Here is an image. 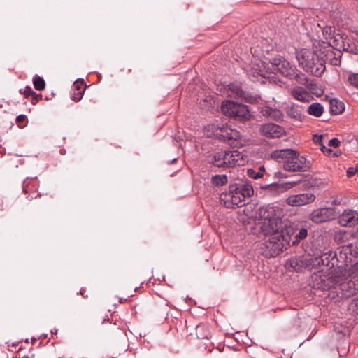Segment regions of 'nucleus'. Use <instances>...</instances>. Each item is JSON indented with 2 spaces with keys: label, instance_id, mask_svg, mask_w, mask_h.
Listing matches in <instances>:
<instances>
[{
  "label": "nucleus",
  "instance_id": "obj_2",
  "mask_svg": "<svg viewBox=\"0 0 358 358\" xmlns=\"http://www.w3.org/2000/svg\"><path fill=\"white\" fill-rule=\"evenodd\" d=\"M320 41H316L313 44L315 50L308 48H302L296 52V58L299 65L306 72L315 76H321L324 72L325 62H329L332 65L337 66L340 64V55L338 57H333L334 52L329 50H324L320 48Z\"/></svg>",
  "mask_w": 358,
  "mask_h": 358
},
{
  "label": "nucleus",
  "instance_id": "obj_49",
  "mask_svg": "<svg viewBox=\"0 0 358 358\" xmlns=\"http://www.w3.org/2000/svg\"><path fill=\"white\" fill-rule=\"evenodd\" d=\"M322 150L323 152H331V150H330V149L326 148L324 146L323 147V148L322 149Z\"/></svg>",
  "mask_w": 358,
  "mask_h": 358
},
{
  "label": "nucleus",
  "instance_id": "obj_34",
  "mask_svg": "<svg viewBox=\"0 0 358 358\" xmlns=\"http://www.w3.org/2000/svg\"><path fill=\"white\" fill-rule=\"evenodd\" d=\"M84 94V90L83 88L78 89V91H75L71 96V98L75 101H79L81 100Z\"/></svg>",
  "mask_w": 358,
  "mask_h": 358
},
{
  "label": "nucleus",
  "instance_id": "obj_20",
  "mask_svg": "<svg viewBox=\"0 0 358 358\" xmlns=\"http://www.w3.org/2000/svg\"><path fill=\"white\" fill-rule=\"evenodd\" d=\"M292 95L294 98L301 102H310L313 100L310 93L303 87L296 86L292 90Z\"/></svg>",
  "mask_w": 358,
  "mask_h": 358
},
{
  "label": "nucleus",
  "instance_id": "obj_24",
  "mask_svg": "<svg viewBox=\"0 0 358 358\" xmlns=\"http://www.w3.org/2000/svg\"><path fill=\"white\" fill-rule=\"evenodd\" d=\"M329 108L331 113L337 115L344 111L345 106L343 103L337 99H331L329 100Z\"/></svg>",
  "mask_w": 358,
  "mask_h": 358
},
{
  "label": "nucleus",
  "instance_id": "obj_29",
  "mask_svg": "<svg viewBox=\"0 0 358 358\" xmlns=\"http://www.w3.org/2000/svg\"><path fill=\"white\" fill-rule=\"evenodd\" d=\"M306 87L309 90V92L313 94L316 95L317 96H320L323 94V90L317 87V84L314 83H308L306 84Z\"/></svg>",
  "mask_w": 358,
  "mask_h": 358
},
{
  "label": "nucleus",
  "instance_id": "obj_35",
  "mask_svg": "<svg viewBox=\"0 0 358 358\" xmlns=\"http://www.w3.org/2000/svg\"><path fill=\"white\" fill-rule=\"evenodd\" d=\"M350 83L358 88V73H353L348 77Z\"/></svg>",
  "mask_w": 358,
  "mask_h": 358
},
{
  "label": "nucleus",
  "instance_id": "obj_27",
  "mask_svg": "<svg viewBox=\"0 0 358 358\" xmlns=\"http://www.w3.org/2000/svg\"><path fill=\"white\" fill-rule=\"evenodd\" d=\"M196 334L199 338H208L210 334L209 328L206 324H199L196 328Z\"/></svg>",
  "mask_w": 358,
  "mask_h": 358
},
{
  "label": "nucleus",
  "instance_id": "obj_44",
  "mask_svg": "<svg viewBox=\"0 0 358 358\" xmlns=\"http://www.w3.org/2000/svg\"><path fill=\"white\" fill-rule=\"evenodd\" d=\"M345 236H347V234L345 231H339L336 234V239L341 240Z\"/></svg>",
  "mask_w": 358,
  "mask_h": 358
},
{
  "label": "nucleus",
  "instance_id": "obj_10",
  "mask_svg": "<svg viewBox=\"0 0 358 358\" xmlns=\"http://www.w3.org/2000/svg\"><path fill=\"white\" fill-rule=\"evenodd\" d=\"M338 214L334 208H322L313 210L310 220L316 223L327 222L334 219Z\"/></svg>",
  "mask_w": 358,
  "mask_h": 358
},
{
  "label": "nucleus",
  "instance_id": "obj_9",
  "mask_svg": "<svg viewBox=\"0 0 358 358\" xmlns=\"http://www.w3.org/2000/svg\"><path fill=\"white\" fill-rule=\"evenodd\" d=\"M220 199L227 208L234 206H243L245 203V200L240 191L236 188L220 195Z\"/></svg>",
  "mask_w": 358,
  "mask_h": 358
},
{
  "label": "nucleus",
  "instance_id": "obj_21",
  "mask_svg": "<svg viewBox=\"0 0 358 358\" xmlns=\"http://www.w3.org/2000/svg\"><path fill=\"white\" fill-rule=\"evenodd\" d=\"M260 112L263 116L273 119L278 122L282 121L283 118L282 112L277 108H273L269 106H264L261 108Z\"/></svg>",
  "mask_w": 358,
  "mask_h": 358
},
{
  "label": "nucleus",
  "instance_id": "obj_18",
  "mask_svg": "<svg viewBox=\"0 0 358 358\" xmlns=\"http://www.w3.org/2000/svg\"><path fill=\"white\" fill-rule=\"evenodd\" d=\"M296 152L292 149L278 150L272 152L271 157L279 162H282L284 165L293 159Z\"/></svg>",
  "mask_w": 358,
  "mask_h": 358
},
{
  "label": "nucleus",
  "instance_id": "obj_50",
  "mask_svg": "<svg viewBox=\"0 0 358 358\" xmlns=\"http://www.w3.org/2000/svg\"><path fill=\"white\" fill-rule=\"evenodd\" d=\"M26 182H27L25 181V182H24V184H26ZM27 185H24L23 189H24V192H26V193L27 192Z\"/></svg>",
  "mask_w": 358,
  "mask_h": 358
},
{
  "label": "nucleus",
  "instance_id": "obj_7",
  "mask_svg": "<svg viewBox=\"0 0 358 358\" xmlns=\"http://www.w3.org/2000/svg\"><path fill=\"white\" fill-rule=\"evenodd\" d=\"M271 67L272 69L278 71L282 76L290 79L297 80L300 78V75L303 76L299 73L294 65H292L288 60L282 57L273 59Z\"/></svg>",
  "mask_w": 358,
  "mask_h": 358
},
{
  "label": "nucleus",
  "instance_id": "obj_30",
  "mask_svg": "<svg viewBox=\"0 0 358 358\" xmlns=\"http://www.w3.org/2000/svg\"><path fill=\"white\" fill-rule=\"evenodd\" d=\"M34 88L37 90H43L45 87V82L44 79L40 76H35L33 80Z\"/></svg>",
  "mask_w": 358,
  "mask_h": 358
},
{
  "label": "nucleus",
  "instance_id": "obj_37",
  "mask_svg": "<svg viewBox=\"0 0 358 358\" xmlns=\"http://www.w3.org/2000/svg\"><path fill=\"white\" fill-rule=\"evenodd\" d=\"M24 94L26 96H32L33 95H35V92L33 90V89L29 87V86H27L24 89V92H23Z\"/></svg>",
  "mask_w": 358,
  "mask_h": 358
},
{
  "label": "nucleus",
  "instance_id": "obj_42",
  "mask_svg": "<svg viewBox=\"0 0 358 358\" xmlns=\"http://www.w3.org/2000/svg\"><path fill=\"white\" fill-rule=\"evenodd\" d=\"M297 184V182H287V183H285L284 185H282V187H284L285 189H290L294 186H296Z\"/></svg>",
  "mask_w": 358,
  "mask_h": 358
},
{
  "label": "nucleus",
  "instance_id": "obj_38",
  "mask_svg": "<svg viewBox=\"0 0 358 358\" xmlns=\"http://www.w3.org/2000/svg\"><path fill=\"white\" fill-rule=\"evenodd\" d=\"M340 145V141L338 138H334L329 141L328 145L334 148H337Z\"/></svg>",
  "mask_w": 358,
  "mask_h": 358
},
{
  "label": "nucleus",
  "instance_id": "obj_36",
  "mask_svg": "<svg viewBox=\"0 0 358 358\" xmlns=\"http://www.w3.org/2000/svg\"><path fill=\"white\" fill-rule=\"evenodd\" d=\"M350 309L355 313L358 314V297L351 301Z\"/></svg>",
  "mask_w": 358,
  "mask_h": 358
},
{
  "label": "nucleus",
  "instance_id": "obj_45",
  "mask_svg": "<svg viewBox=\"0 0 358 358\" xmlns=\"http://www.w3.org/2000/svg\"><path fill=\"white\" fill-rule=\"evenodd\" d=\"M322 138V135H314L313 140L315 143H320Z\"/></svg>",
  "mask_w": 358,
  "mask_h": 358
},
{
  "label": "nucleus",
  "instance_id": "obj_40",
  "mask_svg": "<svg viewBox=\"0 0 358 358\" xmlns=\"http://www.w3.org/2000/svg\"><path fill=\"white\" fill-rule=\"evenodd\" d=\"M27 117L25 115H20L16 117V122L19 124H24Z\"/></svg>",
  "mask_w": 358,
  "mask_h": 358
},
{
  "label": "nucleus",
  "instance_id": "obj_43",
  "mask_svg": "<svg viewBox=\"0 0 358 358\" xmlns=\"http://www.w3.org/2000/svg\"><path fill=\"white\" fill-rule=\"evenodd\" d=\"M357 171V168L350 167L347 170V174L348 176H352Z\"/></svg>",
  "mask_w": 358,
  "mask_h": 358
},
{
  "label": "nucleus",
  "instance_id": "obj_47",
  "mask_svg": "<svg viewBox=\"0 0 358 358\" xmlns=\"http://www.w3.org/2000/svg\"><path fill=\"white\" fill-rule=\"evenodd\" d=\"M264 171H265V168H264V166H260L259 167V169H258V171H261V172H262V174H263V173H264Z\"/></svg>",
  "mask_w": 358,
  "mask_h": 358
},
{
  "label": "nucleus",
  "instance_id": "obj_54",
  "mask_svg": "<svg viewBox=\"0 0 358 358\" xmlns=\"http://www.w3.org/2000/svg\"><path fill=\"white\" fill-rule=\"evenodd\" d=\"M357 45H358V41H357Z\"/></svg>",
  "mask_w": 358,
  "mask_h": 358
},
{
  "label": "nucleus",
  "instance_id": "obj_41",
  "mask_svg": "<svg viewBox=\"0 0 358 358\" xmlns=\"http://www.w3.org/2000/svg\"><path fill=\"white\" fill-rule=\"evenodd\" d=\"M42 98L41 94H38L35 92V95L32 96L31 103L36 104Z\"/></svg>",
  "mask_w": 358,
  "mask_h": 358
},
{
  "label": "nucleus",
  "instance_id": "obj_32",
  "mask_svg": "<svg viewBox=\"0 0 358 358\" xmlns=\"http://www.w3.org/2000/svg\"><path fill=\"white\" fill-rule=\"evenodd\" d=\"M287 114L289 117H293L296 120H300L302 117L301 111L295 108L294 107L289 108V110H287Z\"/></svg>",
  "mask_w": 358,
  "mask_h": 358
},
{
  "label": "nucleus",
  "instance_id": "obj_28",
  "mask_svg": "<svg viewBox=\"0 0 358 358\" xmlns=\"http://www.w3.org/2000/svg\"><path fill=\"white\" fill-rule=\"evenodd\" d=\"M238 191H240L243 194V198L250 197L253 195L254 190L252 187L249 184H245L236 187Z\"/></svg>",
  "mask_w": 358,
  "mask_h": 358
},
{
  "label": "nucleus",
  "instance_id": "obj_8",
  "mask_svg": "<svg viewBox=\"0 0 358 358\" xmlns=\"http://www.w3.org/2000/svg\"><path fill=\"white\" fill-rule=\"evenodd\" d=\"M285 224L278 218L265 220L261 226L262 232L265 236H273L278 234H286Z\"/></svg>",
  "mask_w": 358,
  "mask_h": 358
},
{
  "label": "nucleus",
  "instance_id": "obj_6",
  "mask_svg": "<svg viewBox=\"0 0 358 358\" xmlns=\"http://www.w3.org/2000/svg\"><path fill=\"white\" fill-rule=\"evenodd\" d=\"M222 113L229 117L240 120H248L250 117V113L247 106L233 101L227 100L221 105Z\"/></svg>",
  "mask_w": 358,
  "mask_h": 358
},
{
  "label": "nucleus",
  "instance_id": "obj_11",
  "mask_svg": "<svg viewBox=\"0 0 358 358\" xmlns=\"http://www.w3.org/2000/svg\"><path fill=\"white\" fill-rule=\"evenodd\" d=\"M224 141H231L229 143L234 147H238L243 145V143L240 141V134L239 131L229 127L228 125L222 126L220 128V133L217 134Z\"/></svg>",
  "mask_w": 358,
  "mask_h": 358
},
{
  "label": "nucleus",
  "instance_id": "obj_52",
  "mask_svg": "<svg viewBox=\"0 0 358 358\" xmlns=\"http://www.w3.org/2000/svg\"><path fill=\"white\" fill-rule=\"evenodd\" d=\"M356 254H358V252H356Z\"/></svg>",
  "mask_w": 358,
  "mask_h": 358
},
{
  "label": "nucleus",
  "instance_id": "obj_48",
  "mask_svg": "<svg viewBox=\"0 0 358 358\" xmlns=\"http://www.w3.org/2000/svg\"><path fill=\"white\" fill-rule=\"evenodd\" d=\"M332 204L333 205H340L341 204V201H338V199H334L332 201Z\"/></svg>",
  "mask_w": 358,
  "mask_h": 358
},
{
  "label": "nucleus",
  "instance_id": "obj_39",
  "mask_svg": "<svg viewBox=\"0 0 358 358\" xmlns=\"http://www.w3.org/2000/svg\"><path fill=\"white\" fill-rule=\"evenodd\" d=\"M73 87L75 89L78 91V89L83 88L84 90L85 89V86L84 85V83L83 81L77 80L74 83Z\"/></svg>",
  "mask_w": 358,
  "mask_h": 358
},
{
  "label": "nucleus",
  "instance_id": "obj_46",
  "mask_svg": "<svg viewBox=\"0 0 358 358\" xmlns=\"http://www.w3.org/2000/svg\"><path fill=\"white\" fill-rule=\"evenodd\" d=\"M259 74L262 76V77H268V78H270L269 75H268L267 73H264L263 71H262L261 70H259Z\"/></svg>",
  "mask_w": 358,
  "mask_h": 358
},
{
  "label": "nucleus",
  "instance_id": "obj_19",
  "mask_svg": "<svg viewBox=\"0 0 358 358\" xmlns=\"http://www.w3.org/2000/svg\"><path fill=\"white\" fill-rule=\"evenodd\" d=\"M296 152L292 149L278 150L272 152L271 157L279 162H282L284 165L293 159Z\"/></svg>",
  "mask_w": 358,
  "mask_h": 358
},
{
  "label": "nucleus",
  "instance_id": "obj_22",
  "mask_svg": "<svg viewBox=\"0 0 358 358\" xmlns=\"http://www.w3.org/2000/svg\"><path fill=\"white\" fill-rule=\"evenodd\" d=\"M287 230H292L290 231V235L292 237L290 244L292 243V245H298L301 240L305 239L308 236V230L305 228L300 229L295 234L292 228L286 229V231Z\"/></svg>",
  "mask_w": 358,
  "mask_h": 358
},
{
  "label": "nucleus",
  "instance_id": "obj_51",
  "mask_svg": "<svg viewBox=\"0 0 358 358\" xmlns=\"http://www.w3.org/2000/svg\"><path fill=\"white\" fill-rule=\"evenodd\" d=\"M21 358H29L28 356H23Z\"/></svg>",
  "mask_w": 358,
  "mask_h": 358
},
{
  "label": "nucleus",
  "instance_id": "obj_23",
  "mask_svg": "<svg viewBox=\"0 0 358 358\" xmlns=\"http://www.w3.org/2000/svg\"><path fill=\"white\" fill-rule=\"evenodd\" d=\"M227 151H221L215 153L212 158V163L217 167L229 166L227 163Z\"/></svg>",
  "mask_w": 358,
  "mask_h": 358
},
{
  "label": "nucleus",
  "instance_id": "obj_25",
  "mask_svg": "<svg viewBox=\"0 0 358 358\" xmlns=\"http://www.w3.org/2000/svg\"><path fill=\"white\" fill-rule=\"evenodd\" d=\"M229 90L231 92L229 96L246 99L245 93L238 84L231 83L229 85Z\"/></svg>",
  "mask_w": 358,
  "mask_h": 358
},
{
  "label": "nucleus",
  "instance_id": "obj_26",
  "mask_svg": "<svg viewBox=\"0 0 358 358\" xmlns=\"http://www.w3.org/2000/svg\"><path fill=\"white\" fill-rule=\"evenodd\" d=\"M307 112L310 115L319 117L322 115L324 108L320 103H313L308 107Z\"/></svg>",
  "mask_w": 358,
  "mask_h": 358
},
{
  "label": "nucleus",
  "instance_id": "obj_17",
  "mask_svg": "<svg viewBox=\"0 0 358 358\" xmlns=\"http://www.w3.org/2000/svg\"><path fill=\"white\" fill-rule=\"evenodd\" d=\"M229 166H243L248 162V157L243 153L237 151H227Z\"/></svg>",
  "mask_w": 358,
  "mask_h": 358
},
{
  "label": "nucleus",
  "instance_id": "obj_1",
  "mask_svg": "<svg viewBox=\"0 0 358 358\" xmlns=\"http://www.w3.org/2000/svg\"><path fill=\"white\" fill-rule=\"evenodd\" d=\"M320 280L319 289L334 288L343 297L354 295L358 291V262L349 268L337 266L327 276L321 277Z\"/></svg>",
  "mask_w": 358,
  "mask_h": 358
},
{
  "label": "nucleus",
  "instance_id": "obj_13",
  "mask_svg": "<svg viewBox=\"0 0 358 358\" xmlns=\"http://www.w3.org/2000/svg\"><path fill=\"white\" fill-rule=\"evenodd\" d=\"M310 257H293L286 263V266L290 271L301 272L303 269H312Z\"/></svg>",
  "mask_w": 358,
  "mask_h": 358
},
{
  "label": "nucleus",
  "instance_id": "obj_31",
  "mask_svg": "<svg viewBox=\"0 0 358 358\" xmlns=\"http://www.w3.org/2000/svg\"><path fill=\"white\" fill-rule=\"evenodd\" d=\"M213 182L216 185H223L227 182V178L225 175H216L213 178Z\"/></svg>",
  "mask_w": 358,
  "mask_h": 358
},
{
  "label": "nucleus",
  "instance_id": "obj_16",
  "mask_svg": "<svg viewBox=\"0 0 358 358\" xmlns=\"http://www.w3.org/2000/svg\"><path fill=\"white\" fill-rule=\"evenodd\" d=\"M338 222L343 227H355L358 224V212L351 209L345 210L338 217Z\"/></svg>",
  "mask_w": 358,
  "mask_h": 358
},
{
  "label": "nucleus",
  "instance_id": "obj_33",
  "mask_svg": "<svg viewBox=\"0 0 358 358\" xmlns=\"http://www.w3.org/2000/svg\"><path fill=\"white\" fill-rule=\"evenodd\" d=\"M248 176L253 179H258L263 176L261 171H257L253 169H248L247 171Z\"/></svg>",
  "mask_w": 358,
  "mask_h": 358
},
{
  "label": "nucleus",
  "instance_id": "obj_5",
  "mask_svg": "<svg viewBox=\"0 0 358 358\" xmlns=\"http://www.w3.org/2000/svg\"><path fill=\"white\" fill-rule=\"evenodd\" d=\"M349 251H350V248L348 247H343L338 253L333 251H328L317 257H310L312 268H317L320 266L330 267L331 270L329 272V273L333 269L336 268L334 267L335 259H336V261L339 262H343L342 259H343V262L345 265H347L348 263L352 262V259L346 256Z\"/></svg>",
  "mask_w": 358,
  "mask_h": 358
},
{
  "label": "nucleus",
  "instance_id": "obj_14",
  "mask_svg": "<svg viewBox=\"0 0 358 358\" xmlns=\"http://www.w3.org/2000/svg\"><path fill=\"white\" fill-rule=\"evenodd\" d=\"M261 134L269 138H280L285 135V131L283 127L274 123H265L261 125Z\"/></svg>",
  "mask_w": 358,
  "mask_h": 358
},
{
  "label": "nucleus",
  "instance_id": "obj_4",
  "mask_svg": "<svg viewBox=\"0 0 358 358\" xmlns=\"http://www.w3.org/2000/svg\"><path fill=\"white\" fill-rule=\"evenodd\" d=\"M290 231L287 230L286 234L270 236L266 240L261 247L263 255L268 257H275L286 250L292 239Z\"/></svg>",
  "mask_w": 358,
  "mask_h": 358
},
{
  "label": "nucleus",
  "instance_id": "obj_12",
  "mask_svg": "<svg viewBox=\"0 0 358 358\" xmlns=\"http://www.w3.org/2000/svg\"><path fill=\"white\" fill-rule=\"evenodd\" d=\"M308 168L307 160L303 156H300L296 152L293 159L289 162L285 163L283 169L287 171H305Z\"/></svg>",
  "mask_w": 358,
  "mask_h": 358
},
{
  "label": "nucleus",
  "instance_id": "obj_15",
  "mask_svg": "<svg viewBox=\"0 0 358 358\" xmlns=\"http://www.w3.org/2000/svg\"><path fill=\"white\" fill-rule=\"evenodd\" d=\"M315 198L312 193H303L289 196L287 198L286 203L291 206H301L313 202Z\"/></svg>",
  "mask_w": 358,
  "mask_h": 358
},
{
  "label": "nucleus",
  "instance_id": "obj_53",
  "mask_svg": "<svg viewBox=\"0 0 358 358\" xmlns=\"http://www.w3.org/2000/svg\"><path fill=\"white\" fill-rule=\"evenodd\" d=\"M356 1H357V2L358 3V0H356Z\"/></svg>",
  "mask_w": 358,
  "mask_h": 358
},
{
  "label": "nucleus",
  "instance_id": "obj_3",
  "mask_svg": "<svg viewBox=\"0 0 358 358\" xmlns=\"http://www.w3.org/2000/svg\"><path fill=\"white\" fill-rule=\"evenodd\" d=\"M323 40L320 41V48L324 50H329L333 52L331 48L336 49L339 52L343 50L352 51L353 48L350 46L344 35L336 32V28L331 26H325L322 30Z\"/></svg>",
  "mask_w": 358,
  "mask_h": 358
}]
</instances>
